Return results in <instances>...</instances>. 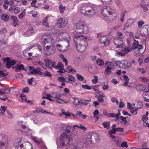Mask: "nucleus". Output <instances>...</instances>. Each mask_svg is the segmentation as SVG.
I'll return each mask as SVG.
<instances>
[{
    "label": "nucleus",
    "mask_w": 149,
    "mask_h": 149,
    "mask_svg": "<svg viewBox=\"0 0 149 149\" xmlns=\"http://www.w3.org/2000/svg\"><path fill=\"white\" fill-rule=\"evenodd\" d=\"M65 133L61 134L58 145L59 146L58 149H81L79 146L71 144V141H72V136L69 133L72 130V127L70 125H68L65 128Z\"/></svg>",
    "instance_id": "f257e3e1"
},
{
    "label": "nucleus",
    "mask_w": 149,
    "mask_h": 149,
    "mask_svg": "<svg viewBox=\"0 0 149 149\" xmlns=\"http://www.w3.org/2000/svg\"><path fill=\"white\" fill-rule=\"evenodd\" d=\"M74 40L76 41V46L79 52H84L88 46V44L86 41L87 37H84L83 35L78 34H74Z\"/></svg>",
    "instance_id": "f03ea898"
},
{
    "label": "nucleus",
    "mask_w": 149,
    "mask_h": 149,
    "mask_svg": "<svg viewBox=\"0 0 149 149\" xmlns=\"http://www.w3.org/2000/svg\"><path fill=\"white\" fill-rule=\"evenodd\" d=\"M100 7L99 6L92 4H83L80 10V13L82 15L89 17H92L96 13L95 10Z\"/></svg>",
    "instance_id": "7ed1b4c3"
},
{
    "label": "nucleus",
    "mask_w": 149,
    "mask_h": 149,
    "mask_svg": "<svg viewBox=\"0 0 149 149\" xmlns=\"http://www.w3.org/2000/svg\"><path fill=\"white\" fill-rule=\"evenodd\" d=\"M14 145L17 149H32V145L27 142L24 139L17 138L15 141Z\"/></svg>",
    "instance_id": "20e7f679"
},
{
    "label": "nucleus",
    "mask_w": 149,
    "mask_h": 149,
    "mask_svg": "<svg viewBox=\"0 0 149 149\" xmlns=\"http://www.w3.org/2000/svg\"><path fill=\"white\" fill-rule=\"evenodd\" d=\"M76 31L80 33H87L89 31V29L86 24L85 22L83 20L78 21L75 25Z\"/></svg>",
    "instance_id": "39448f33"
},
{
    "label": "nucleus",
    "mask_w": 149,
    "mask_h": 149,
    "mask_svg": "<svg viewBox=\"0 0 149 149\" xmlns=\"http://www.w3.org/2000/svg\"><path fill=\"white\" fill-rule=\"evenodd\" d=\"M132 48L133 50L137 49L134 53V55L138 56L143 54L145 51L146 48L143 49L142 45L139 44V42L134 40L132 46Z\"/></svg>",
    "instance_id": "423d86ee"
},
{
    "label": "nucleus",
    "mask_w": 149,
    "mask_h": 149,
    "mask_svg": "<svg viewBox=\"0 0 149 149\" xmlns=\"http://www.w3.org/2000/svg\"><path fill=\"white\" fill-rule=\"evenodd\" d=\"M106 68L104 71V74L106 75L109 76L111 73V70H113L115 69L113 63L111 62L106 61L105 63Z\"/></svg>",
    "instance_id": "0eeeda50"
},
{
    "label": "nucleus",
    "mask_w": 149,
    "mask_h": 149,
    "mask_svg": "<svg viewBox=\"0 0 149 149\" xmlns=\"http://www.w3.org/2000/svg\"><path fill=\"white\" fill-rule=\"evenodd\" d=\"M44 50L45 55L46 56L52 55L55 51V48L54 45H49L45 46Z\"/></svg>",
    "instance_id": "6e6552de"
},
{
    "label": "nucleus",
    "mask_w": 149,
    "mask_h": 149,
    "mask_svg": "<svg viewBox=\"0 0 149 149\" xmlns=\"http://www.w3.org/2000/svg\"><path fill=\"white\" fill-rule=\"evenodd\" d=\"M8 141L6 136L0 133V149H6Z\"/></svg>",
    "instance_id": "1a4fd4ad"
},
{
    "label": "nucleus",
    "mask_w": 149,
    "mask_h": 149,
    "mask_svg": "<svg viewBox=\"0 0 149 149\" xmlns=\"http://www.w3.org/2000/svg\"><path fill=\"white\" fill-rule=\"evenodd\" d=\"M88 137L87 141L91 143L97 142L99 139L98 134L96 133H94L91 136H88Z\"/></svg>",
    "instance_id": "9d476101"
},
{
    "label": "nucleus",
    "mask_w": 149,
    "mask_h": 149,
    "mask_svg": "<svg viewBox=\"0 0 149 149\" xmlns=\"http://www.w3.org/2000/svg\"><path fill=\"white\" fill-rule=\"evenodd\" d=\"M54 40L52 37L50 35H48L46 38H45L42 41V44L43 45L45 46L47 44L50 45H54Z\"/></svg>",
    "instance_id": "9b49d317"
},
{
    "label": "nucleus",
    "mask_w": 149,
    "mask_h": 149,
    "mask_svg": "<svg viewBox=\"0 0 149 149\" xmlns=\"http://www.w3.org/2000/svg\"><path fill=\"white\" fill-rule=\"evenodd\" d=\"M124 38L117 37L114 40V43L116 45L117 48H120L123 42Z\"/></svg>",
    "instance_id": "f8f14e48"
},
{
    "label": "nucleus",
    "mask_w": 149,
    "mask_h": 149,
    "mask_svg": "<svg viewBox=\"0 0 149 149\" xmlns=\"http://www.w3.org/2000/svg\"><path fill=\"white\" fill-rule=\"evenodd\" d=\"M29 70L32 74H37L38 75H41L43 73L41 72V70L40 68H37L35 69L33 67L29 66Z\"/></svg>",
    "instance_id": "ddd939ff"
},
{
    "label": "nucleus",
    "mask_w": 149,
    "mask_h": 149,
    "mask_svg": "<svg viewBox=\"0 0 149 149\" xmlns=\"http://www.w3.org/2000/svg\"><path fill=\"white\" fill-rule=\"evenodd\" d=\"M45 65L47 67H48L50 69H51V67L54 68L56 67V63L55 61H52L48 58H46L45 60Z\"/></svg>",
    "instance_id": "4468645a"
},
{
    "label": "nucleus",
    "mask_w": 149,
    "mask_h": 149,
    "mask_svg": "<svg viewBox=\"0 0 149 149\" xmlns=\"http://www.w3.org/2000/svg\"><path fill=\"white\" fill-rule=\"evenodd\" d=\"M135 22V20L133 19H128L126 22V23L125 24L123 29L125 30V29L128 28Z\"/></svg>",
    "instance_id": "2eb2a0df"
},
{
    "label": "nucleus",
    "mask_w": 149,
    "mask_h": 149,
    "mask_svg": "<svg viewBox=\"0 0 149 149\" xmlns=\"http://www.w3.org/2000/svg\"><path fill=\"white\" fill-rule=\"evenodd\" d=\"M134 87L136 88V89L139 91H144L145 92L147 91L146 90L145 86L142 84H138L134 85Z\"/></svg>",
    "instance_id": "dca6fc26"
},
{
    "label": "nucleus",
    "mask_w": 149,
    "mask_h": 149,
    "mask_svg": "<svg viewBox=\"0 0 149 149\" xmlns=\"http://www.w3.org/2000/svg\"><path fill=\"white\" fill-rule=\"evenodd\" d=\"M69 47V46H62L61 45L58 44L57 46V48L61 52H64L67 51Z\"/></svg>",
    "instance_id": "f3484780"
},
{
    "label": "nucleus",
    "mask_w": 149,
    "mask_h": 149,
    "mask_svg": "<svg viewBox=\"0 0 149 149\" xmlns=\"http://www.w3.org/2000/svg\"><path fill=\"white\" fill-rule=\"evenodd\" d=\"M130 65L128 61L127 60H123L120 68L125 69H127L130 68Z\"/></svg>",
    "instance_id": "a211bd4d"
},
{
    "label": "nucleus",
    "mask_w": 149,
    "mask_h": 149,
    "mask_svg": "<svg viewBox=\"0 0 149 149\" xmlns=\"http://www.w3.org/2000/svg\"><path fill=\"white\" fill-rule=\"evenodd\" d=\"M15 68V71L17 72H19L21 70H26V69L24 68V66L23 64H17L15 67H14Z\"/></svg>",
    "instance_id": "6ab92c4d"
},
{
    "label": "nucleus",
    "mask_w": 149,
    "mask_h": 149,
    "mask_svg": "<svg viewBox=\"0 0 149 149\" xmlns=\"http://www.w3.org/2000/svg\"><path fill=\"white\" fill-rule=\"evenodd\" d=\"M32 139L35 142L38 143V146H40L41 144H43V141L41 138H39L37 137L31 136Z\"/></svg>",
    "instance_id": "aec40b11"
},
{
    "label": "nucleus",
    "mask_w": 149,
    "mask_h": 149,
    "mask_svg": "<svg viewBox=\"0 0 149 149\" xmlns=\"http://www.w3.org/2000/svg\"><path fill=\"white\" fill-rule=\"evenodd\" d=\"M100 41L101 43H104V45L105 46H107L109 43V40H108L105 36L101 37Z\"/></svg>",
    "instance_id": "412c9836"
},
{
    "label": "nucleus",
    "mask_w": 149,
    "mask_h": 149,
    "mask_svg": "<svg viewBox=\"0 0 149 149\" xmlns=\"http://www.w3.org/2000/svg\"><path fill=\"white\" fill-rule=\"evenodd\" d=\"M22 129V131L24 134L25 133L29 132H31V130L27 127L25 125H20Z\"/></svg>",
    "instance_id": "4be33fe9"
},
{
    "label": "nucleus",
    "mask_w": 149,
    "mask_h": 149,
    "mask_svg": "<svg viewBox=\"0 0 149 149\" xmlns=\"http://www.w3.org/2000/svg\"><path fill=\"white\" fill-rule=\"evenodd\" d=\"M109 6H104L101 9V13L102 15L104 17L107 16V13H108Z\"/></svg>",
    "instance_id": "5701e85b"
},
{
    "label": "nucleus",
    "mask_w": 149,
    "mask_h": 149,
    "mask_svg": "<svg viewBox=\"0 0 149 149\" xmlns=\"http://www.w3.org/2000/svg\"><path fill=\"white\" fill-rule=\"evenodd\" d=\"M40 112L43 114L45 113H50L49 112L41 108H37L36 110L33 111V113H34Z\"/></svg>",
    "instance_id": "b1692460"
},
{
    "label": "nucleus",
    "mask_w": 149,
    "mask_h": 149,
    "mask_svg": "<svg viewBox=\"0 0 149 149\" xmlns=\"http://www.w3.org/2000/svg\"><path fill=\"white\" fill-rule=\"evenodd\" d=\"M10 59L9 57H7V58H3V60L4 61H7L6 65V67L7 68H9L11 66V65L10 62H9L8 61V60Z\"/></svg>",
    "instance_id": "393cba45"
},
{
    "label": "nucleus",
    "mask_w": 149,
    "mask_h": 149,
    "mask_svg": "<svg viewBox=\"0 0 149 149\" xmlns=\"http://www.w3.org/2000/svg\"><path fill=\"white\" fill-rule=\"evenodd\" d=\"M2 20L5 21H7L9 19V16L6 14H3L1 16Z\"/></svg>",
    "instance_id": "a878e982"
},
{
    "label": "nucleus",
    "mask_w": 149,
    "mask_h": 149,
    "mask_svg": "<svg viewBox=\"0 0 149 149\" xmlns=\"http://www.w3.org/2000/svg\"><path fill=\"white\" fill-rule=\"evenodd\" d=\"M102 125L104 127L107 129H110V122L109 121L104 122L102 124Z\"/></svg>",
    "instance_id": "bb28decb"
},
{
    "label": "nucleus",
    "mask_w": 149,
    "mask_h": 149,
    "mask_svg": "<svg viewBox=\"0 0 149 149\" xmlns=\"http://www.w3.org/2000/svg\"><path fill=\"white\" fill-rule=\"evenodd\" d=\"M63 37L65 39H66L68 42L70 41V36L68 33L64 32L63 33Z\"/></svg>",
    "instance_id": "cd10ccee"
},
{
    "label": "nucleus",
    "mask_w": 149,
    "mask_h": 149,
    "mask_svg": "<svg viewBox=\"0 0 149 149\" xmlns=\"http://www.w3.org/2000/svg\"><path fill=\"white\" fill-rule=\"evenodd\" d=\"M68 22V21L67 19H65L63 21V20L62 22L58 26L59 28H63L67 24Z\"/></svg>",
    "instance_id": "c85d7f7f"
},
{
    "label": "nucleus",
    "mask_w": 149,
    "mask_h": 149,
    "mask_svg": "<svg viewBox=\"0 0 149 149\" xmlns=\"http://www.w3.org/2000/svg\"><path fill=\"white\" fill-rule=\"evenodd\" d=\"M108 13L110 15L114 14L115 13V10L110 6L108 7Z\"/></svg>",
    "instance_id": "c756f323"
},
{
    "label": "nucleus",
    "mask_w": 149,
    "mask_h": 149,
    "mask_svg": "<svg viewBox=\"0 0 149 149\" xmlns=\"http://www.w3.org/2000/svg\"><path fill=\"white\" fill-rule=\"evenodd\" d=\"M47 17L44 19L43 20L42 24L43 25L47 27H49V23L47 21Z\"/></svg>",
    "instance_id": "7c9ffc66"
},
{
    "label": "nucleus",
    "mask_w": 149,
    "mask_h": 149,
    "mask_svg": "<svg viewBox=\"0 0 149 149\" xmlns=\"http://www.w3.org/2000/svg\"><path fill=\"white\" fill-rule=\"evenodd\" d=\"M96 63L97 65L100 66H102L104 64V61L101 59L97 60Z\"/></svg>",
    "instance_id": "2f4dec72"
},
{
    "label": "nucleus",
    "mask_w": 149,
    "mask_h": 149,
    "mask_svg": "<svg viewBox=\"0 0 149 149\" xmlns=\"http://www.w3.org/2000/svg\"><path fill=\"white\" fill-rule=\"evenodd\" d=\"M73 68L71 66H68L66 69V71L68 72H72L74 73V72H76V71L74 70L73 69Z\"/></svg>",
    "instance_id": "473e14b6"
},
{
    "label": "nucleus",
    "mask_w": 149,
    "mask_h": 149,
    "mask_svg": "<svg viewBox=\"0 0 149 149\" xmlns=\"http://www.w3.org/2000/svg\"><path fill=\"white\" fill-rule=\"evenodd\" d=\"M59 57L60 58L63 60V62L65 63V65L66 66L68 65V61L66 58L65 57L64 55L62 54H61L59 55Z\"/></svg>",
    "instance_id": "72a5a7b5"
},
{
    "label": "nucleus",
    "mask_w": 149,
    "mask_h": 149,
    "mask_svg": "<svg viewBox=\"0 0 149 149\" xmlns=\"http://www.w3.org/2000/svg\"><path fill=\"white\" fill-rule=\"evenodd\" d=\"M26 15V9H24L18 15V17L20 19H22Z\"/></svg>",
    "instance_id": "f704fd0d"
},
{
    "label": "nucleus",
    "mask_w": 149,
    "mask_h": 149,
    "mask_svg": "<svg viewBox=\"0 0 149 149\" xmlns=\"http://www.w3.org/2000/svg\"><path fill=\"white\" fill-rule=\"evenodd\" d=\"M66 7L65 6H63L62 4L59 7V9L60 12L61 13H63L65 10Z\"/></svg>",
    "instance_id": "c9c22d12"
},
{
    "label": "nucleus",
    "mask_w": 149,
    "mask_h": 149,
    "mask_svg": "<svg viewBox=\"0 0 149 149\" xmlns=\"http://www.w3.org/2000/svg\"><path fill=\"white\" fill-rule=\"evenodd\" d=\"M12 88H13L10 87L8 88L3 89L2 94L9 93L10 92V89Z\"/></svg>",
    "instance_id": "e433bc0d"
},
{
    "label": "nucleus",
    "mask_w": 149,
    "mask_h": 149,
    "mask_svg": "<svg viewBox=\"0 0 149 149\" xmlns=\"http://www.w3.org/2000/svg\"><path fill=\"white\" fill-rule=\"evenodd\" d=\"M63 68V65L61 62H59L58 63V64L56 65L55 68L57 69H62Z\"/></svg>",
    "instance_id": "4c0bfd02"
},
{
    "label": "nucleus",
    "mask_w": 149,
    "mask_h": 149,
    "mask_svg": "<svg viewBox=\"0 0 149 149\" xmlns=\"http://www.w3.org/2000/svg\"><path fill=\"white\" fill-rule=\"evenodd\" d=\"M123 50L126 54L129 52H131L132 50V49L130 47H125Z\"/></svg>",
    "instance_id": "58836bf2"
},
{
    "label": "nucleus",
    "mask_w": 149,
    "mask_h": 149,
    "mask_svg": "<svg viewBox=\"0 0 149 149\" xmlns=\"http://www.w3.org/2000/svg\"><path fill=\"white\" fill-rule=\"evenodd\" d=\"M139 79L140 81L144 82L145 83H146L148 81V79L147 78L145 77H140Z\"/></svg>",
    "instance_id": "ea45409f"
},
{
    "label": "nucleus",
    "mask_w": 149,
    "mask_h": 149,
    "mask_svg": "<svg viewBox=\"0 0 149 149\" xmlns=\"http://www.w3.org/2000/svg\"><path fill=\"white\" fill-rule=\"evenodd\" d=\"M33 29L32 28V27H30L28 31H27L26 33L27 34H28V36H30L31 35V33H33Z\"/></svg>",
    "instance_id": "a19ab883"
},
{
    "label": "nucleus",
    "mask_w": 149,
    "mask_h": 149,
    "mask_svg": "<svg viewBox=\"0 0 149 149\" xmlns=\"http://www.w3.org/2000/svg\"><path fill=\"white\" fill-rule=\"evenodd\" d=\"M0 99L3 101H6V99H8L6 95L3 94H0Z\"/></svg>",
    "instance_id": "79ce46f5"
},
{
    "label": "nucleus",
    "mask_w": 149,
    "mask_h": 149,
    "mask_svg": "<svg viewBox=\"0 0 149 149\" xmlns=\"http://www.w3.org/2000/svg\"><path fill=\"white\" fill-rule=\"evenodd\" d=\"M77 77L78 79L80 81H82L84 79L83 77L81 74H76Z\"/></svg>",
    "instance_id": "37998d69"
},
{
    "label": "nucleus",
    "mask_w": 149,
    "mask_h": 149,
    "mask_svg": "<svg viewBox=\"0 0 149 149\" xmlns=\"http://www.w3.org/2000/svg\"><path fill=\"white\" fill-rule=\"evenodd\" d=\"M82 87L84 89L86 90H90L91 89V87L87 85H82Z\"/></svg>",
    "instance_id": "c03bdc74"
},
{
    "label": "nucleus",
    "mask_w": 149,
    "mask_h": 149,
    "mask_svg": "<svg viewBox=\"0 0 149 149\" xmlns=\"http://www.w3.org/2000/svg\"><path fill=\"white\" fill-rule=\"evenodd\" d=\"M91 100V99H90L89 100H84L82 101L81 103L83 104L87 105L88 104L89 102Z\"/></svg>",
    "instance_id": "a18cd8bd"
},
{
    "label": "nucleus",
    "mask_w": 149,
    "mask_h": 149,
    "mask_svg": "<svg viewBox=\"0 0 149 149\" xmlns=\"http://www.w3.org/2000/svg\"><path fill=\"white\" fill-rule=\"evenodd\" d=\"M137 71L142 74H144L146 72V70L143 68H138L137 69Z\"/></svg>",
    "instance_id": "49530a36"
},
{
    "label": "nucleus",
    "mask_w": 149,
    "mask_h": 149,
    "mask_svg": "<svg viewBox=\"0 0 149 149\" xmlns=\"http://www.w3.org/2000/svg\"><path fill=\"white\" fill-rule=\"evenodd\" d=\"M94 79H93L92 81L93 84H95L97 82L98 78L97 76L95 75L94 76Z\"/></svg>",
    "instance_id": "de8ad7c7"
},
{
    "label": "nucleus",
    "mask_w": 149,
    "mask_h": 149,
    "mask_svg": "<svg viewBox=\"0 0 149 149\" xmlns=\"http://www.w3.org/2000/svg\"><path fill=\"white\" fill-rule=\"evenodd\" d=\"M96 93L102 97H104L105 96V95L102 92L98 90L97 91H96Z\"/></svg>",
    "instance_id": "09e8293b"
},
{
    "label": "nucleus",
    "mask_w": 149,
    "mask_h": 149,
    "mask_svg": "<svg viewBox=\"0 0 149 149\" xmlns=\"http://www.w3.org/2000/svg\"><path fill=\"white\" fill-rule=\"evenodd\" d=\"M137 107L140 109L142 108L143 107V104L141 102H138L137 104Z\"/></svg>",
    "instance_id": "8fccbe9b"
},
{
    "label": "nucleus",
    "mask_w": 149,
    "mask_h": 149,
    "mask_svg": "<svg viewBox=\"0 0 149 149\" xmlns=\"http://www.w3.org/2000/svg\"><path fill=\"white\" fill-rule=\"evenodd\" d=\"M144 24V22L143 20L139 21L138 22V24L139 27H141L142 25Z\"/></svg>",
    "instance_id": "3c124183"
},
{
    "label": "nucleus",
    "mask_w": 149,
    "mask_h": 149,
    "mask_svg": "<svg viewBox=\"0 0 149 149\" xmlns=\"http://www.w3.org/2000/svg\"><path fill=\"white\" fill-rule=\"evenodd\" d=\"M116 53L117 55H119L121 56H124L125 54V53L123 50H122V51L121 52H117Z\"/></svg>",
    "instance_id": "603ef678"
},
{
    "label": "nucleus",
    "mask_w": 149,
    "mask_h": 149,
    "mask_svg": "<svg viewBox=\"0 0 149 149\" xmlns=\"http://www.w3.org/2000/svg\"><path fill=\"white\" fill-rule=\"evenodd\" d=\"M68 80L72 81H74L75 80V77L73 76H69L68 77Z\"/></svg>",
    "instance_id": "864d4df0"
},
{
    "label": "nucleus",
    "mask_w": 149,
    "mask_h": 149,
    "mask_svg": "<svg viewBox=\"0 0 149 149\" xmlns=\"http://www.w3.org/2000/svg\"><path fill=\"white\" fill-rule=\"evenodd\" d=\"M148 119V118L147 116L145 115H143L142 118V120L144 123H145L147 121Z\"/></svg>",
    "instance_id": "5fc2aeb1"
},
{
    "label": "nucleus",
    "mask_w": 149,
    "mask_h": 149,
    "mask_svg": "<svg viewBox=\"0 0 149 149\" xmlns=\"http://www.w3.org/2000/svg\"><path fill=\"white\" fill-rule=\"evenodd\" d=\"M120 118L123 121L125 124H126L127 123V121L125 117L122 116H120Z\"/></svg>",
    "instance_id": "6e6d98bb"
},
{
    "label": "nucleus",
    "mask_w": 149,
    "mask_h": 149,
    "mask_svg": "<svg viewBox=\"0 0 149 149\" xmlns=\"http://www.w3.org/2000/svg\"><path fill=\"white\" fill-rule=\"evenodd\" d=\"M114 62L116 64L119 66V67H120V65H121L122 61H115Z\"/></svg>",
    "instance_id": "4d7b16f0"
},
{
    "label": "nucleus",
    "mask_w": 149,
    "mask_h": 149,
    "mask_svg": "<svg viewBox=\"0 0 149 149\" xmlns=\"http://www.w3.org/2000/svg\"><path fill=\"white\" fill-rule=\"evenodd\" d=\"M20 8L18 7H17L14 9V12L15 14H17L19 12Z\"/></svg>",
    "instance_id": "13d9d810"
},
{
    "label": "nucleus",
    "mask_w": 149,
    "mask_h": 149,
    "mask_svg": "<svg viewBox=\"0 0 149 149\" xmlns=\"http://www.w3.org/2000/svg\"><path fill=\"white\" fill-rule=\"evenodd\" d=\"M108 132L110 134H115L116 132V130L112 129L109 130Z\"/></svg>",
    "instance_id": "bf43d9fd"
},
{
    "label": "nucleus",
    "mask_w": 149,
    "mask_h": 149,
    "mask_svg": "<svg viewBox=\"0 0 149 149\" xmlns=\"http://www.w3.org/2000/svg\"><path fill=\"white\" fill-rule=\"evenodd\" d=\"M101 1L103 4H108L109 2L111 1L112 0H101Z\"/></svg>",
    "instance_id": "052dcab7"
},
{
    "label": "nucleus",
    "mask_w": 149,
    "mask_h": 149,
    "mask_svg": "<svg viewBox=\"0 0 149 149\" xmlns=\"http://www.w3.org/2000/svg\"><path fill=\"white\" fill-rule=\"evenodd\" d=\"M45 76L49 77H51L52 76V75L51 73L50 72L47 71L45 72Z\"/></svg>",
    "instance_id": "680f3d73"
},
{
    "label": "nucleus",
    "mask_w": 149,
    "mask_h": 149,
    "mask_svg": "<svg viewBox=\"0 0 149 149\" xmlns=\"http://www.w3.org/2000/svg\"><path fill=\"white\" fill-rule=\"evenodd\" d=\"M123 77L124 81L126 82H129V79L127 76L124 75L123 76Z\"/></svg>",
    "instance_id": "e2e57ef3"
},
{
    "label": "nucleus",
    "mask_w": 149,
    "mask_h": 149,
    "mask_svg": "<svg viewBox=\"0 0 149 149\" xmlns=\"http://www.w3.org/2000/svg\"><path fill=\"white\" fill-rule=\"evenodd\" d=\"M96 97L97 98V100L100 102V103H103L104 100L102 98L100 97L96 96Z\"/></svg>",
    "instance_id": "0e129e2a"
},
{
    "label": "nucleus",
    "mask_w": 149,
    "mask_h": 149,
    "mask_svg": "<svg viewBox=\"0 0 149 149\" xmlns=\"http://www.w3.org/2000/svg\"><path fill=\"white\" fill-rule=\"evenodd\" d=\"M58 80L59 81L61 82H65L66 79H65L63 77H61L58 78Z\"/></svg>",
    "instance_id": "69168bd1"
},
{
    "label": "nucleus",
    "mask_w": 149,
    "mask_h": 149,
    "mask_svg": "<svg viewBox=\"0 0 149 149\" xmlns=\"http://www.w3.org/2000/svg\"><path fill=\"white\" fill-rule=\"evenodd\" d=\"M22 92L23 93H29V90L28 87H26L24 88L22 90Z\"/></svg>",
    "instance_id": "338daca9"
},
{
    "label": "nucleus",
    "mask_w": 149,
    "mask_h": 149,
    "mask_svg": "<svg viewBox=\"0 0 149 149\" xmlns=\"http://www.w3.org/2000/svg\"><path fill=\"white\" fill-rule=\"evenodd\" d=\"M121 146L123 147H125L127 148L128 147V145L125 141H123L121 144Z\"/></svg>",
    "instance_id": "774afa93"
}]
</instances>
